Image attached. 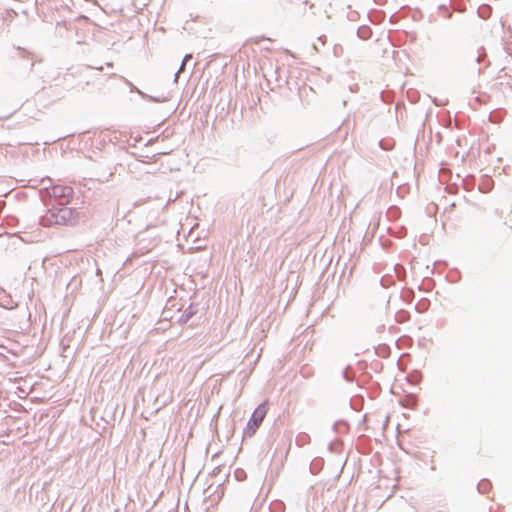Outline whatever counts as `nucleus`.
<instances>
[{
  "instance_id": "bb28decb",
  "label": "nucleus",
  "mask_w": 512,
  "mask_h": 512,
  "mask_svg": "<svg viewBox=\"0 0 512 512\" xmlns=\"http://www.w3.org/2000/svg\"><path fill=\"white\" fill-rule=\"evenodd\" d=\"M478 13L480 15L481 18H487L488 16L486 15V12H483V14L480 12V9H478Z\"/></svg>"
},
{
  "instance_id": "c85d7f7f",
  "label": "nucleus",
  "mask_w": 512,
  "mask_h": 512,
  "mask_svg": "<svg viewBox=\"0 0 512 512\" xmlns=\"http://www.w3.org/2000/svg\"><path fill=\"white\" fill-rule=\"evenodd\" d=\"M504 71H505V68L501 69V71H500V72H499V74H498V78H502V77H503V76H502V73H503Z\"/></svg>"
},
{
  "instance_id": "dca6fc26",
  "label": "nucleus",
  "mask_w": 512,
  "mask_h": 512,
  "mask_svg": "<svg viewBox=\"0 0 512 512\" xmlns=\"http://www.w3.org/2000/svg\"><path fill=\"white\" fill-rule=\"evenodd\" d=\"M241 475H243V476L245 475V472H244L243 470H236V471H235V476H236V478H237L238 480H241V479H242V478H241Z\"/></svg>"
},
{
  "instance_id": "a878e982",
  "label": "nucleus",
  "mask_w": 512,
  "mask_h": 512,
  "mask_svg": "<svg viewBox=\"0 0 512 512\" xmlns=\"http://www.w3.org/2000/svg\"><path fill=\"white\" fill-rule=\"evenodd\" d=\"M478 13L480 15L481 18H487L488 16L486 15V12H483V14L480 12V9H478Z\"/></svg>"
},
{
  "instance_id": "f03ea898",
  "label": "nucleus",
  "mask_w": 512,
  "mask_h": 512,
  "mask_svg": "<svg viewBox=\"0 0 512 512\" xmlns=\"http://www.w3.org/2000/svg\"><path fill=\"white\" fill-rule=\"evenodd\" d=\"M43 188L40 190V196L43 201L46 199L53 200V204L69 205L74 198V190L72 187L61 184H52V180L47 177L41 179Z\"/></svg>"
},
{
  "instance_id": "6ab92c4d",
  "label": "nucleus",
  "mask_w": 512,
  "mask_h": 512,
  "mask_svg": "<svg viewBox=\"0 0 512 512\" xmlns=\"http://www.w3.org/2000/svg\"><path fill=\"white\" fill-rule=\"evenodd\" d=\"M190 58H192V55H191V54H186V55L184 56V58H183L182 63H181V65H180V66H182V68H183V67H184V65H185V62H187V61H188V59H190Z\"/></svg>"
},
{
  "instance_id": "f257e3e1",
  "label": "nucleus",
  "mask_w": 512,
  "mask_h": 512,
  "mask_svg": "<svg viewBox=\"0 0 512 512\" xmlns=\"http://www.w3.org/2000/svg\"><path fill=\"white\" fill-rule=\"evenodd\" d=\"M79 219L76 208L67 205L51 204L46 212L40 216L39 225L42 227L74 226Z\"/></svg>"
},
{
  "instance_id": "39448f33",
  "label": "nucleus",
  "mask_w": 512,
  "mask_h": 512,
  "mask_svg": "<svg viewBox=\"0 0 512 512\" xmlns=\"http://www.w3.org/2000/svg\"><path fill=\"white\" fill-rule=\"evenodd\" d=\"M323 466H324V460L323 458L321 457H316L314 458L310 465H309V470L310 472L313 474V475H317L322 469H323Z\"/></svg>"
},
{
  "instance_id": "c756f323",
  "label": "nucleus",
  "mask_w": 512,
  "mask_h": 512,
  "mask_svg": "<svg viewBox=\"0 0 512 512\" xmlns=\"http://www.w3.org/2000/svg\"><path fill=\"white\" fill-rule=\"evenodd\" d=\"M106 65H107L108 67H113V63H112V62H108Z\"/></svg>"
},
{
  "instance_id": "2f4dec72",
  "label": "nucleus",
  "mask_w": 512,
  "mask_h": 512,
  "mask_svg": "<svg viewBox=\"0 0 512 512\" xmlns=\"http://www.w3.org/2000/svg\"><path fill=\"white\" fill-rule=\"evenodd\" d=\"M329 450L332 451V443L329 444Z\"/></svg>"
},
{
  "instance_id": "1a4fd4ad",
  "label": "nucleus",
  "mask_w": 512,
  "mask_h": 512,
  "mask_svg": "<svg viewBox=\"0 0 512 512\" xmlns=\"http://www.w3.org/2000/svg\"><path fill=\"white\" fill-rule=\"evenodd\" d=\"M428 307H429V301L426 299H423L422 301H420L419 303L416 304L415 310L418 313H424L428 309Z\"/></svg>"
},
{
  "instance_id": "412c9836",
  "label": "nucleus",
  "mask_w": 512,
  "mask_h": 512,
  "mask_svg": "<svg viewBox=\"0 0 512 512\" xmlns=\"http://www.w3.org/2000/svg\"><path fill=\"white\" fill-rule=\"evenodd\" d=\"M162 314H163V318H164V319H168V317H169L170 319H173V316H172V315H169V311H168L167 309H164Z\"/></svg>"
},
{
  "instance_id": "b1692460",
  "label": "nucleus",
  "mask_w": 512,
  "mask_h": 512,
  "mask_svg": "<svg viewBox=\"0 0 512 512\" xmlns=\"http://www.w3.org/2000/svg\"><path fill=\"white\" fill-rule=\"evenodd\" d=\"M438 10L440 12H445V11H447L449 9H448V7L445 4H441V5L438 6Z\"/></svg>"
},
{
  "instance_id": "f3484780",
  "label": "nucleus",
  "mask_w": 512,
  "mask_h": 512,
  "mask_svg": "<svg viewBox=\"0 0 512 512\" xmlns=\"http://www.w3.org/2000/svg\"><path fill=\"white\" fill-rule=\"evenodd\" d=\"M442 16L445 18V19H450L452 17V12L450 10H447L445 12H442Z\"/></svg>"
},
{
  "instance_id": "f8f14e48",
  "label": "nucleus",
  "mask_w": 512,
  "mask_h": 512,
  "mask_svg": "<svg viewBox=\"0 0 512 512\" xmlns=\"http://www.w3.org/2000/svg\"><path fill=\"white\" fill-rule=\"evenodd\" d=\"M379 147L382 149V150H385V151H389L392 149V146L388 143H386V141L384 139H381L379 142Z\"/></svg>"
},
{
  "instance_id": "aec40b11",
  "label": "nucleus",
  "mask_w": 512,
  "mask_h": 512,
  "mask_svg": "<svg viewBox=\"0 0 512 512\" xmlns=\"http://www.w3.org/2000/svg\"><path fill=\"white\" fill-rule=\"evenodd\" d=\"M162 314H163V318H164V319H168V317H169L170 319H173V316H172V315H169V311H168L167 309H164Z\"/></svg>"
},
{
  "instance_id": "4468645a",
  "label": "nucleus",
  "mask_w": 512,
  "mask_h": 512,
  "mask_svg": "<svg viewBox=\"0 0 512 512\" xmlns=\"http://www.w3.org/2000/svg\"><path fill=\"white\" fill-rule=\"evenodd\" d=\"M339 425H344V426H345V425H346V422H345V421H343V420H340V421L335 422V423H334V425H333V429H334L335 431H338L337 429H338V426H339Z\"/></svg>"
},
{
  "instance_id": "423d86ee",
  "label": "nucleus",
  "mask_w": 512,
  "mask_h": 512,
  "mask_svg": "<svg viewBox=\"0 0 512 512\" xmlns=\"http://www.w3.org/2000/svg\"><path fill=\"white\" fill-rule=\"evenodd\" d=\"M357 36L362 40H368L372 36V29L368 25H362L357 29Z\"/></svg>"
},
{
  "instance_id": "cd10ccee",
  "label": "nucleus",
  "mask_w": 512,
  "mask_h": 512,
  "mask_svg": "<svg viewBox=\"0 0 512 512\" xmlns=\"http://www.w3.org/2000/svg\"><path fill=\"white\" fill-rule=\"evenodd\" d=\"M325 38H326L325 35H322V36L318 37V40L321 41L324 44Z\"/></svg>"
},
{
  "instance_id": "7c9ffc66",
  "label": "nucleus",
  "mask_w": 512,
  "mask_h": 512,
  "mask_svg": "<svg viewBox=\"0 0 512 512\" xmlns=\"http://www.w3.org/2000/svg\"><path fill=\"white\" fill-rule=\"evenodd\" d=\"M96 69H97V70H99V71H101V70L103 69V67H102V66H100V67H97Z\"/></svg>"
},
{
  "instance_id": "5701e85b",
  "label": "nucleus",
  "mask_w": 512,
  "mask_h": 512,
  "mask_svg": "<svg viewBox=\"0 0 512 512\" xmlns=\"http://www.w3.org/2000/svg\"><path fill=\"white\" fill-rule=\"evenodd\" d=\"M473 60H474L477 64H479V63L483 60V56H482L481 54H478L477 56H475V57L473 58Z\"/></svg>"
},
{
  "instance_id": "9d476101",
  "label": "nucleus",
  "mask_w": 512,
  "mask_h": 512,
  "mask_svg": "<svg viewBox=\"0 0 512 512\" xmlns=\"http://www.w3.org/2000/svg\"><path fill=\"white\" fill-rule=\"evenodd\" d=\"M306 439H309L308 435H306V434L298 435L297 438H296L297 445L303 446L305 444V442H306Z\"/></svg>"
},
{
  "instance_id": "a211bd4d",
  "label": "nucleus",
  "mask_w": 512,
  "mask_h": 512,
  "mask_svg": "<svg viewBox=\"0 0 512 512\" xmlns=\"http://www.w3.org/2000/svg\"><path fill=\"white\" fill-rule=\"evenodd\" d=\"M190 58H192V55H191V54H186V55L184 56V58H183L182 63H181V65H180V66H182V68H183V67H184V65H185V62H187V61H188V59H190Z\"/></svg>"
},
{
  "instance_id": "7ed1b4c3",
  "label": "nucleus",
  "mask_w": 512,
  "mask_h": 512,
  "mask_svg": "<svg viewBox=\"0 0 512 512\" xmlns=\"http://www.w3.org/2000/svg\"><path fill=\"white\" fill-rule=\"evenodd\" d=\"M266 414H267V406H266V403L263 402V403L259 404L252 412V414L246 424V427L244 428V431H243L244 437H251L255 434V432L261 425Z\"/></svg>"
},
{
  "instance_id": "6e6552de",
  "label": "nucleus",
  "mask_w": 512,
  "mask_h": 512,
  "mask_svg": "<svg viewBox=\"0 0 512 512\" xmlns=\"http://www.w3.org/2000/svg\"><path fill=\"white\" fill-rule=\"evenodd\" d=\"M491 487V482L488 479H481L477 484V490L480 494H486Z\"/></svg>"
},
{
  "instance_id": "20e7f679",
  "label": "nucleus",
  "mask_w": 512,
  "mask_h": 512,
  "mask_svg": "<svg viewBox=\"0 0 512 512\" xmlns=\"http://www.w3.org/2000/svg\"><path fill=\"white\" fill-rule=\"evenodd\" d=\"M198 312V304L191 303L183 313L178 317L177 324L185 325L192 317H194Z\"/></svg>"
},
{
  "instance_id": "9b49d317",
  "label": "nucleus",
  "mask_w": 512,
  "mask_h": 512,
  "mask_svg": "<svg viewBox=\"0 0 512 512\" xmlns=\"http://www.w3.org/2000/svg\"><path fill=\"white\" fill-rule=\"evenodd\" d=\"M125 84H127L130 88V92H135L139 95V91H141L139 88H137L132 82H130L128 79L124 78Z\"/></svg>"
},
{
  "instance_id": "0eeeda50",
  "label": "nucleus",
  "mask_w": 512,
  "mask_h": 512,
  "mask_svg": "<svg viewBox=\"0 0 512 512\" xmlns=\"http://www.w3.org/2000/svg\"><path fill=\"white\" fill-rule=\"evenodd\" d=\"M139 96L146 101L154 102V103H162L167 101V97L165 96H151L143 91H139Z\"/></svg>"
},
{
  "instance_id": "4be33fe9",
  "label": "nucleus",
  "mask_w": 512,
  "mask_h": 512,
  "mask_svg": "<svg viewBox=\"0 0 512 512\" xmlns=\"http://www.w3.org/2000/svg\"><path fill=\"white\" fill-rule=\"evenodd\" d=\"M162 314H163V318H164V319H168V317H169L170 319H173V316H172V315H169V311H168L167 309H164Z\"/></svg>"
},
{
  "instance_id": "2eb2a0df",
  "label": "nucleus",
  "mask_w": 512,
  "mask_h": 512,
  "mask_svg": "<svg viewBox=\"0 0 512 512\" xmlns=\"http://www.w3.org/2000/svg\"><path fill=\"white\" fill-rule=\"evenodd\" d=\"M182 66L179 67V69L176 71V73L174 74V82L177 83L178 82V78H179V74L181 73L182 71Z\"/></svg>"
},
{
  "instance_id": "ddd939ff",
  "label": "nucleus",
  "mask_w": 512,
  "mask_h": 512,
  "mask_svg": "<svg viewBox=\"0 0 512 512\" xmlns=\"http://www.w3.org/2000/svg\"><path fill=\"white\" fill-rule=\"evenodd\" d=\"M348 368L344 369L343 372H342V377L347 381V382H352L353 381V378L350 377L348 375Z\"/></svg>"
},
{
  "instance_id": "393cba45",
  "label": "nucleus",
  "mask_w": 512,
  "mask_h": 512,
  "mask_svg": "<svg viewBox=\"0 0 512 512\" xmlns=\"http://www.w3.org/2000/svg\"><path fill=\"white\" fill-rule=\"evenodd\" d=\"M380 284H381L383 287H387V286H388V284H387V279H386V277H385V276H384V277H382V278L380 279Z\"/></svg>"
}]
</instances>
